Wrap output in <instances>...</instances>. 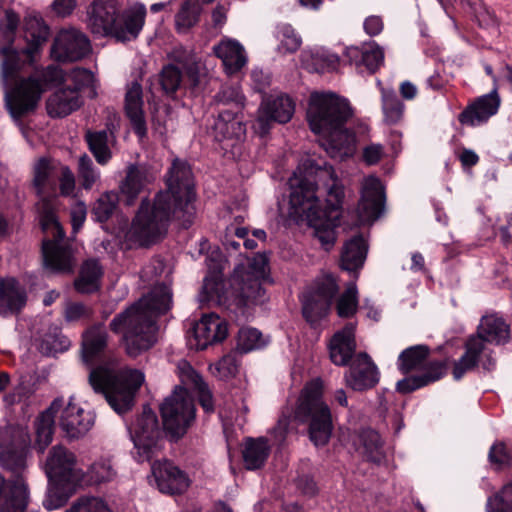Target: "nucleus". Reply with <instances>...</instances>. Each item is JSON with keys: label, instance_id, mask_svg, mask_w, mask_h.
Returning a JSON list of instances; mask_svg holds the SVG:
<instances>
[{"label": "nucleus", "instance_id": "nucleus-1", "mask_svg": "<svg viewBox=\"0 0 512 512\" xmlns=\"http://www.w3.org/2000/svg\"><path fill=\"white\" fill-rule=\"evenodd\" d=\"M167 189L156 194L151 202L145 198L126 233L131 246L149 247L167 233L169 224L176 220L188 228L195 218L194 181L187 162L175 159L166 176Z\"/></svg>", "mask_w": 512, "mask_h": 512}, {"label": "nucleus", "instance_id": "nucleus-2", "mask_svg": "<svg viewBox=\"0 0 512 512\" xmlns=\"http://www.w3.org/2000/svg\"><path fill=\"white\" fill-rule=\"evenodd\" d=\"M289 184L293 212L306 218L313 235L329 251L336 240L335 227L344 199V187L333 167L310 163L303 175L294 173Z\"/></svg>", "mask_w": 512, "mask_h": 512}, {"label": "nucleus", "instance_id": "nucleus-3", "mask_svg": "<svg viewBox=\"0 0 512 512\" xmlns=\"http://www.w3.org/2000/svg\"><path fill=\"white\" fill-rule=\"evenodd\" d=\"M60 163L48 158L39 159L33 168L32 187L39 197L37 210L45 232L51 231L54 239L43 241L44 264L55 272L68 273L73 270L74 261L71 250L60 243L65 233L56 219L52 198L56 192V178Z\"/></svg>", "mask_w": 512, "mask_h": 512}, {"label": "nucleus", "instance_id": "nucleus-4", "mask_svg": "<svg viewBox=\"0 0 512 512\" xmlns=\"http://www.w3.org/2000/svg\"><path fill=\"white\" fill-rule=\"evenodd\" d=\"M306 115L314 133L327 134L321 145L331 158L344 160L354 154L355 135L345 128L352 117V108L345 98L333 92L314 91Z\"/></svg>", "mask_w": 512, "mask_h": 512}, {"label": "nucleus", "instance_id": "nucleus-5", "mask_svg": "<svg viewBox=\"0 0 512 512\" xmlns=\"http://www.w3.org/2000/svg\"><path fill=\"white\" fill-rule=\"evenodd\" d=\"M171 306V289L164 284L157 285L124 312L115 316L110 328L115 333H123L127 353L136 357L156 342V318L167 313Z\"/></svg>", "mask_w": 512, "mask_h": 512}, {"label": "nucleus", "instance_id": "nucleus-6", "mask_svg": "<svg viewBox=\"0 0 512 512\" xmlns=\"http://www.w3.org/2000/svg\"><path fill=\"white\" fill-rule=\"evenodd\" d=\"M11 444L0 453V466L14 474L6 480L0 475V512H25L28 504V487L21 477L26 468L30 436L26 428L10 429Z\"/></svg>", "mask_w": 512, "mask_h": 512}, {"label": "nucleus", "instance_id": "nucleus-7", "mask_svg": "<svg viewBox=\"0 0 512 512\" xmlns=\"http://www.w3.org/2000/svg\"><path fill=\"white\" fill-rule=\"evenodd\" d=\"M144 382V374L137 369L118 371L98 366L90 371L89 383L96 393L102 394L109 406L118 414L132 409L135 396Z\"/></svg>", "mask_w": 512, "mask_h": 512}, {"label": "nucleus", "instance_id": "nucleus-8", "mask_svg": "<svg viewBox=\"0 0 512 512\" xmlns=\"http://www.w3.org/2000/svg\"><path fill=\"white\" fill-rule=\"evenodd\" d=\"M322 390L320 379L307 383L301 391L294 412L296 420L301 423L309 422V436L316 446L325 445L333 429L331 411L322 399Z\"/></svg>", "mask_w": 512, "mask_h": 512}, {"label": "nucleus", "instance_id": "nucleus-9", "mask_svg": "<svg viewBox=\"0 0 512 512\" xmlns=\"http://www.w3.org/2000/svg\"><path fill=\"white\" fill-rule=\"evenodd\" d=\"M163 429L171 441H178L188 431L195 419V406L184 387H176L160 407Z\"/></svg>", "mask_w": 512, "mask_h": 512}, {"label": "nucleus", "instance_id": "nucleus-10", "mask_svg": "<svg viewBox=\"0 0 512 512\" xmlns=\"http://www.w3.org/2000/svg\"><path fill=\"white\" fill-rule=\"evenodd\" d=\"M6 106L13 118H22L34 112L45 92V86L36 75H28L5 85Z\"/></svg>", "mask_w": 512, "mask_h": 512}, {"label": "nucleus", "instance_id": "nucleus-11", "mask_svg": "<svg viewBox=\"0 0 512 512\" xmlns=\"http://www.w3.org/2000/svg\"><path fill=\"white\" fill-rule=\"evenodd\" d=\"M139 462L150 461L161 450V431L156 414L144 409L130 428Z\"/></svg>", "mask_w": 512, "mask_h": 512}, {"label": "nucleus", "instance_id": "nucleus-12", "mask_svg": "<svg viewBox=\"0 0 512 512\" xmlns=\"http://www.w3.org/2000/svg\"><path fill=\"white\" fill-rule=\"evenodd\" d=\"M338 289L336 279L332 275H325L303 294L302 312L308 322L314 324L327 315Z\"/></svg>", "mask_w": 512, "mask_h": 512}, {"label": "nucleus", "instance_id": "nucleus-13", "mask_svg": "<svg viewBox=\"0 0 512 512\" xmlns=\"http://www.w3.org/2000/svg\"><path fill=\"white\" fill-rule=\"evenodd\" d=\"M487 344L476 333L468 337L464 345V354L453 365L452 374L455 380H460L465 373L473 370L478 364L488 371L495 367L496 361Z\"/></svg>", "mask_w": 512, "mask_h": 512}, {"label": "nucleus", "instance_id": "nucleus-14", "mask_svg": "<svg viewBox=\"0 0 512 512\" xmlns=\"http://www.w3.org/2000/svg\"><path fill=\"white\" fill-rule=\"evenodd\" d=\"M91 51L88 37L79 29L64 28L54 39L51 55L57 61H79Z\"/></svg>", "mask_w": 512, "mask_h": 512}, {"label": "nucleus", "instance_id": "nucleus-15", "mask_svg": "<svg viewBox=\"0 0 512 512\" xmlns=\"http://www.w3.org/2000/svg\"><path fill=\"white\" fill-rule=\"evenodd\" d=\"M295 111V104L288 95H277L267 98L258 110L255 129L261 134L268 133L271 123H287Z\"/></svg>", "mask_w": 512, "mask_h": 512}, {"label": "nucleus", "instance_id": "nucleus-16", "mask_svg": "<svg viewBox=\"0 0 512 512\" xmlns=\"http://www.w3.org/2000/svg\"><path fill=\"white\" fill-rule=\"evenodd\" d=\"M119 11L120 4L117 0H94L88 9V26L92 33L115 37Z\"/></svg>", "mask_w": 512, "mask_h": 512}, {"label": "nucleus", "instance_id": "nucleus-17", "mask_svg": "<svg viewBox=\"0 0 512 512\" xmlns=\"http://www.w3.org/2000/svg\"><path fill=\"white\" fill-rule=\"evenodd\" d=\"M385 193L379 178L370 175L361 183V198L357 211L363 222L376 220L384 209Z\"/></svg>", "mask_w": 512, "mask_h": 512}, {"label": "nucleus", "instance_id": "nucleus-18", "mask_svg": "<svg viewBox=\"0 0 512 512\" xmlns=\"http://www.w3.org/2000/svg\"><path fill=\"white\" fill-rule=\"evenodd\" d=\"M46 474L49 479L68 483L78 482L83 476L76 467L75 455L62 446H55L49 452Z\"/></svg>", "mask_w": 512, "mask_h": 512}, {"label": "nucleus", "instance_id": "nucleus-19", "mask_svg": "<svg viewBox=\"0 0 512 512\" xmlns=\"http://www.w3.org/2000/svg\"><path fill=\"white\" fill-rule=\"evenodd\" d=\"M228 335V327L225 320L218 315H204L195 323L190 331V345L203 350L209 345L223 341Z\"/></svg>", "mask_w": 512, "mask_h": 512}, {"label": "nucleus", "instance_id": "nucleus-20", "mask_svg": "<svg viewBox=\"0 0 512 512\" xmlns=\"http://www.w3.org/2000/svg\"><path fill=\"white\" fill-rule=\"evenodd\" d=\"M501 104L498 87L495 84L493 90L485 95L477 97L458 115V121L462 125L477 126L487 122L496 115Z\"/></svg>", "mask_w": 512, "mask_h": 512}, {"label": "nucleus", "instance_id": "nucleus-21", "mask_svg": "<svg viewBox=\"0 0 512 512\" xmlns=\"http://www.w3.org/2000/svg\"><path fill=\"white\" fill-rule=\"evenodd\" d=\"M379 381V372L367 353H359L345 373V383L355 391L373 388Z\"/></svg>", "mask_w": 512, "mask_h": 512}, {"label": "nucleus", "instance_id": "nucleus-22", "mask_svg": "<svg viewBox=\"0 0 512 512\" xmlns=\"http://www.w3.org/2000/svg\"><path fill=\"white\" fill-rule=\"evenodd\" d=\"M154 181L150 170L139 164H130L126 168L125 177L119 183L122 201L127 206L135 204L139 195Z\"/></svg>", "mask_w": 512, "mask_h": 512}, {"label": "nucleus", "instance_id": "nucleus-23", "mask_svg": "<svg viewBox=\"0 0 512 512\" xmlns=\"http://www.w3.org/2000/svg\"><path fill=\"white\" fill-rule=\"evenodd\" d=\"M151 469L156 485L162 493L180 494L189 486L186 474L172 462L156 461Z\"/></svg>", "mask_w": 512, "mask_h": 512}, {"label": "nucleus", "instance_id": "nucleus-24", "mask_svg": "<svg viewBox=\"0 0 512 512\" xmlns=\"http://www.w3.org/2000/svg\"><path fill=\"white\" fill-rule=\"evenodd\" d=\"M94 418L90 412H86L82 407L73 402L71 398L63 407L59 425L66 436L71 439H77L84 436L93 426Z\"/></svg>", "mask_w": 512, "mask_h": 512}, {"label": "nucleus", "instance_id": "nucleus-25", "mask_svg": "<svg viewBox=\"0 0 512 512\" xmlns=\"http://www.w3.org/2000/svg\"><path fill=\"white\" fill-rule=\"evenodd\" d=\"M261 279L253 277L241 270H234L231 278V288L238 305L261 303L265 299V289L261 285Z\"/></svg>", "mask_w": 512, "mask_h": 512}, {"label": "nucleus", "instance_id": "nucleus-26", "mask_svg": "<svg viewBox=\"0 0 512 512\" xmlns=\"http://www.w3.org/2000/svg\"><path fill=\"white\" fill-rule=\"evenodd\" d=\"M240 111L220 109L212 126L214 139L218 142L225 140H241L246 133V124Z\"/></svg>", "mask_w": 512, "mask_h": 512}, {"label": "nucleus", "instance_id": "nucleus-27", "mask_svg": "<svg viewBox=\"0 0 512 512\" xmlns=\"http://www.w3.org/2000/svg\"><path fill=\"white\" fill-rule=\"evenodd\" d=\"M355 350V325L348 323L331 338L329 356L335 365L345 366L351 360Z\"/></svg>", "mask_w": 512, "mask_h": 512}, {"label": "nucleus", "instance_id": "nucleus-28", "mask_svg": "<svg viewBox=\"0 0 512 512\" xmlns=\"http://www.w3.org/2000/svg\"><path fill=\"white\" fill-rule=\"evenodd\" d=\"M145 17L144 4L139 2L131 4L121 15V21L118 22L115 30V38L121 42L135 40L144 26Z\"/></svg>", "mask_w": 512, "mask_h": 512}, {"label": "nucleus", "instance_id": "nucleus-29", "mask_svg": "<svg viewBox=\"0 0 512 512\" xmlns=\"http://www.w3.org/2000/svg\"><path fill=\"white\" fill-rule=\"evenodd\" d=\"M24 31L27 46L22 53L32 61L34 55L47 42L50 35V29L45 24L41 16L37 14H29L24 19Z\"/></svg>", "mask_w": 512, "mask_h": 512}, {"label": "nucleus", "instance_id": "nucleus-30", "mask_svg": "<svg viewBox=\"0 0 512 512\" xmlns=\"http://www.w3.org/2000/svg\"><path fill=\"white\" fill-rule=\"evenodd\" d=\"M177 370L181 383L197 393L199 403L206 412H212L214 410L212 394L202 376L186 360L178 362Z\"/></svg>", "mask_w": 512, "mask_h": 512}, {"label": "nucleus", "instance_id": "nucleus-31", "mask_svg": "<svg viewBox=\"0 0 512 512\" xmlns=\"http://www.w3.org/2000/svg\"><path fill=\"white\" fill-rule=\"evenodd\" d=\"M82 99L77 89L66 87L55 91L46 100V110L52 118H63L79 109Z\"/></svg>", "mask_w": 512, "mask_h": 512}, {"label": "nucleus", "instance_id": "nucleus-32", "mask_svg": "<svg viewBox=\"0 0 512 512\" xmlns=\"http://www.w3.org/2000/svg\"><path fill=\"white\" fill-rule=\"evenodd\" d=\"M27 295L15 278H6L0 281V314H14L20 312L25 306Z\"/></svg>", "mask_w": 512, "mask_h": 512}, {"label": "nucleus", "instance_id": "nucleus-33", "mask_svg": "<svg viewBox=\"0 0 512 512\" xmlns=\"http://www.w3.org/2000/svg\"><path fill=\"white\" fill-rule=\"evenodd\" d=\"M125 111L134 132L141 138L146 136L147 127L143 112L142 87L137 82H133L126 92Z\"/></svg>", "mask_w": 512, "mask_h": 512}, {"label": "nucleus", "instance_id": "nucleus-34", "mask_svg": "<svg viewBox=\"0 0 512 512\" xmlns=\"http://www.w3.org/2000/svg\"><path fill=\"white\" fill-rule=\"evenodd\" d=\"M64 406V398L58 397L43 411L35 422L36 444L40 452L51 443L54 432L55 414Z\"/></svg>", "mask_w": 512, "mask_h": 512}, {"label": "nucleus", "instance_id": "nucleus-35", "mask_svg": "<svg viewBox=\"0 0 512 512\" xmlns=\"http://www.w3.org/2000/svg\"><path fill=\"white\" fill-rule=\"evenodd\" d=\"M476 334L487 343L505 344L510 339V327L502 317L486 315L481 318Z\"/></svg>", "mask_w": 512, "mask_h": 512}, {"label": "nucleus", "instance_id": "nucleus-36", "mask_svg": "<svg viewBox=\"0 0 512 512\" xmlns=\"http://www.w3.org/2000/svg\"><path fill=\"white\" fill-rule=\"evenodd\" d=\"M214 54L220 58L229 73H235L246 64L247 58L243 46L231 39L222 40L213 47Z\"/></svg>", "mask_w": 512, "mask_h": 512}, {"label": "nucleus", "instance_id": "nucleus-37", "mask_svg": "<svg viewBox=\"0 0 512 512\" xmlns=\"http://www.w3.org/2000/svg\"><path fill=\"white\" fill-rule=\"evenodd\" d=\"M367 255V244L361 235L347 241L341 254V267L347 271L360 269Z\"/></svg>", "mask_w": 512, "mask_h": 512}, {"label": "nucleus", "instance_id": "nucleus-38", "mask_svg": "<svg viewBox=\"0 0 512 512\" xmlns=\"http://www.w3.org/2000/svg\"><path fill=\"white\" fill-rule=\"evenodd\" d=\"M107 332L102 324L88 329L83 335L82 356L86 363L99 356L107 345Z\"/></svg>", "mask_w": 512, "mask_h": 512}, {"label": "nucleus", "instance_id": "nucleus-39", "mask_svg": "<svg viewBox=\"0 0 512 512\" xmlns=\"http://www.w3.org/2000/svg\"><path fill=\"white\" fill-rule=\"evenodd\" d=\"M170 59L183 67L193 87L199 85L202 64L200 58L192 50L176 47L171 51Z\"/></svg>", "mask_w": 512, "mask_h": 512}, {"label": "nucleus", "instance_id": "nucleus-40", "mask_svg": "<svg viewBox=\"0 0 512 512\" xmlns=\"http://www.w3.org/2000/svg\"><path fill=\"white\" fill-rule=\"evenodd\" d=\"M270 452L268 441L264 437L247 438L242 451L244 465L249 470L261 468Z\"/></svg>", "mask_w": 512, "mask_h": 512}, {"label": "nucleus", "instance_id": "nucleus-41", "mask_svg": "<svg viewBox=\"0 0 512 512\" xmlns=\"http://www.w3.org/2000/svg\"><path fill=\"white\" fill-rule=\"evenodd\" d=\"M347 56L357 65L362 63L370 73L377 71L384 62V52L375 42L363 46L362 49L348 48Z\"/></svg>", "mask_w": 512, "mask_h": 512}, {"label": "nucleus", "instance_id": "nucleus-42", "mask_svg": "<svg viewBox=\"0 0 512 512\" xmlns=\"http://www.w3.org/2000/svg\"><path fill=\"white\" fill-rule=\"evenodd\" d=\"M103 270L98 260L85 261L80 269L79 276L74 282L75 289L80 293H92L99 288Z\"/></svg>", "mask_w": 512, "mask_h": 512}, {"label": "nucleus", "instance_id": "nucleus-43", "mask_svg": "<svg viewBox=\"0 0 512 512\" xmlns=\"http://www.w3.org/2000/svg\"><path fill=\"white\" fill-rule=\"evenodd\" d=\"M429 353L430 349L426 345H415L406 348L398 356L397 365L399 370L403 374H407L414 370L423 369Z\"/></svg>", "mask_w": 512, "mask_h": 512}, {"label": "nucleus", "instance_id": "nucleus-44", "mask_svg": "<svg viewBox=\"0 0 512 512\" xmlns=\"http://www.w3.org/2000/svg\"><path fill=\"white\" fill-rule=\"evenodd\" d=\"M85 139L96 161L101 165L107 164L112 157L109 148L111 137L108 135V132L105 130L95 132L87 131Z\"/></svg>", "mask_w": 512, "mask_h": 512}, {"label": "nucleus", "instance_id": "nucleus-45", "mask_svg": "<svg viewBox=\"0 0 512 512\" xmlns=\"http://www.w3.org/2000/svg\"><path fill=\"white\" fill-rule=\"evenodd\" d=\"M275 38L278 42L276 51L280 55L293 54L300 48L302 39L290 24L276 27Z\"/></svg>", "mask_w": 512, "mask_h": 512}, {"label": "nucleus", "instance_id": "nucleus-46", "mask_svg": "<svg viewBox=\"0 0 512 512\" xmlns=\"http://www.w3.org/2000/svg\"><path fill=\"white\" fill-rule=\"evenodd\" d=\"M202 7L198 0H186L175 15V27L179 33H187L199 21Z\"/></svg>", "mask_w": 512, "mask_h": 512}, {"label": "nucleus", "instance_id": "nucleus-47", "mask_svg": "<svg viewBox=\"0 0 512 512\" xmlns=\"http://www.w3.org/2000/svg\"><path fill=\"white\" fill-rule=\"evenodd\" d=\"M4 59L2 61V77L4 84L13 82L15 79L26 77L22 74L25 67V60H22L20 54L16 51L3 49Z\"/></svg>", "mask_w": 512, "mask_h": 512}, {"label": "nucleus", "instance_id": "nucleus-48", "mask_svg": "<svg viewBox=\"0 0 512 512\" xmlns=\"http://www.w3.org/2000/svg\"><path fill=\"white\" fill-rule=\"evenodd\" d=\"M118 202L119 195L115 191H107L101 194L92 208V214L96 221L101 223L108 221L114 214Z\"/></svg>", "mask_w": 512, "mask_h": 512}, {"label": "nucleus", "instance_id": "nucleus-49", "mask_svg": "<svg viewBox=\"0 0 512 512\" xmlns=\"http://www.w3.org/2000/svg\"><path fill=\"white\" fill-rule=\"evenodd\" d=\"M363 453L367 460L380 463L384 458L380 435L374 430H364L361 433Z\"/></svg>", "mask_w": 512, "mask_h": 512}, {"label": "nucleus", "instance_id": "nucleus-50", "mask_svg": "<svg viewBox=\"0 0 512 512\" xmlns=\"http://www.w3.org/2000/svg\"><path fill=\"white\" fill-rule=\"evenodd\" d=\"M77 173L81 186L85 190H90L100 180V172L87 154L79 157Z\"/></svg>", "mask_w": 512, "mask_h": 512}, {"label": "nucleus", "instance_id": "nucleus-51", "mask_svg": "<svg viewBox=\"0 0 512 512\" xmlns=\"http://www.w3.org/2000/svg\"><path fill=\"white\" fill-rule=\"evenodd\" d=\"M357 307V287L354 282H351L347 285L346 290L337 301V314L342 318L352 317L356 313Z\"/></svg>", "mask_w": 512, "mask_h": 512}, {"label": "nucleus", "instance_id": "nucleus-52", "mask_svg": "<svg viewBox=\"0 0 512 512\" xmlns=\"http://www.w3.org/2000/svg\"><path fill=\"white\" fill-rule=\"evenodd\" d=\"M266 345V340L262 333L255 328H241L237 337V349L243 353L254 349L262 348Z\"/></svg>", "mask_w": 512, "mask_h": 512}, {"label": "nucleus", "instance_id": "nucleus-53", "mask_svg": "<svg viewBox=\"0 0 512 512\" xmlns=\"http://www.w3.org/2000/svg\"><path fill=\"white\" fill-rule=\"evenodd\" d=\"M243 96L235 86H224L214 96L217 105L229 106L231 111H240L243 107Z\"/></svg>", "mask_w": 512, "mask_h": 512}, {"label": "nucleus", "instance_id": "nucleus-54", "mask_svg": "<svg viewBox=\"0 0 512 512\" xmlns=\"http://www.w3.org/2000/svg\"><path fill=\"white\" fill-rule=\"evenodd\" d=\"M181 71L173 64L164 66L159 74V83L166 94H173L180 87Z\"/></svg>", "mask_w": 512, "mask_h": 512}, {"label": "nucleus", "instance_id": "nucleus-55", "mask_svg": "<svg viewBox=\"0 0 512 512\" xmlns=\"http://www.w3.org/2000/svg\"><path fill=\"white\" fill-rule=\"evenodd\" d=\"M19 24V15L13 10H6L4 18L0 23V41L7 45L12 44Z\"/></svg>", "mask_w": 512, "mask_h": 512}, {"label": "nucleus", "instance_id": "nucleus-56", "mask_svg": "<svg viewBox=\"0 0 512 512\" xmlns=\"http://www.w3.org/2000/svg\"><path fill=\"white\" fill-rule=\"evenodd\" d=\"M489 512H512V483L506 484L488 500Z\"/></svg>", "mask_w": 512, "mask_h": 512}, {"label": "nucleus", "instance_id": "nucleus-57", "mask_svg": "<svg viewBox=\"0 0 512 512\" xmlns=\"http://www.w3.org/2000/svg\"><path fill=\"white\" fill-rule=\"evenodd\" d=\"M383 112L389 124H395L402 118L403 104L394 93L383 94Z\"/></svg>", "mask_w": 512, "mask_h": 512}, {"label": "nucleus", "instance_id": "nucleus-58", "mask_svg": "<svg viewBox=\"0 0 512 512\" xmlns=\"http://www.w3.org/2000/svg\"><path fill=\"white\" fill-rule=\"evenodd\" d=\"M67 512H111L104 500L93 496L80 497Z\"/></svg>", "mask_w": 512, "mask_h": 512}, {"label": "nucleus", "instance_id": "nucleus-59", "mask_svg": "<svg viewBox=\"0 0 512 512\" xmlns=\"http://www.w3.org/2000/svg\"><path fill=\"white\" fill-rule=\"evenodd\" d=\"M116 471L109 460H99L93 463L89 469V477L93 483L100 484L115 478Z\"/></svg>", "mask_w": 512, "mask_h": 512}, {"label": "nucleus", "instance_id": "nucleus-60", "mask_svg": "<svg viewBox=\"0 0 512 512\" xmlns=\"http://www.w3.org/2000/svg\"><path fill=\"white\" fill-rule=\"evenodd\" d=\"M69 340L57 334H46L39 342L38 348L44 355H52L67 349Z\"/></svg>", "mask_w": 512, "mask_h": 512}, {"label": "nucleus", "instance_id": "nucleus-61", "mask_svg": "<svg viewBox=\"0 0 512 512\" xmlns=\"http://www.w3.org/2000/svg\"><path fill=\"white\" fill-rule=\"evenodd\" d=\"M235 270H241L243 273H249L258 279L264 280L269 271L268 258L263 254L255 255L248 266H238Z\"/></svg>", "mask_w": 512, "mask_h": 512}, {"label": "nucleus", "instance_id": "nucleus-62", "mask_svg": "<svg viewBox=\"0 0 512 512\" xmlns=\"http://www.w3.org/2000/svg\"><path fill=\"white\" fill-rule=\"evenodd\" d=\"M489 461L496 469H502L509 466L512 462L511 451L502 442H497L490 448L488 454Z\"/></svg>", "mask_w": 512, "mask_h": 512}, {"label": "nucleus", "instance_id": "nucleus-63", "mask_svg": "<svg viewBox=\"0 0 512 512\" xmlns=\"http://www.w3.org/2000/svg\"><path fill=\"white\" fill-rule=\"evenodd\" d=\"M59 181V190L62 196H72L75 190V175L67 165H61L58 168L57 178Z\"/></svg>", "mask_w": 512, "mask_h": 512}, {"label": "nucleus", "instance_id": "nucleus-64", "mask_svg": "<svg viewBox=\"0 0 512 512\" xmlns=\"http://www.w3.org/2000/svg\"><path fill=\"white\" fill-rule=\"evenodd\" d=\"M45 86V91L48 86H55L62 83L65 79L63 70L56 66L50 65L46 67L40 74H35Z\"/></svg>", "mask_w": 512, "mask_h": 512}]
</instances>
